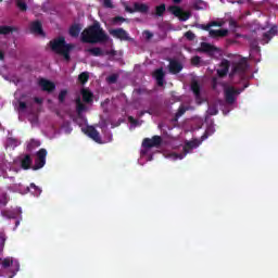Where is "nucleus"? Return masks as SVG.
Returning a JSON list of instances; mask_svg holds the SVG:
<instances>
[{
    "instance_id": "f8f14e48",
    "label": "nucleus",
    "mask_w": 278,
    "mask_h": 278,
    "mask_svg": "<svg viewBox=\"0 0 278 278\" xmlns=\"http://www.w3.org/2000/svg\"><path fill=\"white\" fill-rule=\"evenodd\" d=\"M168 71L172 75H178V73H181V71H184V65L181 64V62L175 59H170Z\"/></svg>"
},
{
    "instance_id": "ea45409f",
    "label": "nucleus",
    "mask_w": 278,
    "mask_h": 278,
    "mask_svg": "<svg viewBox=\"0 0 278 278\" xmlns=\"http://www.w3.org/2000/svg\"><path fill=\"white\" fill-rule=\"evenodd\" d=\"M103 8H108L110 10H114V3H112V0H102Z\"/></svg>"
},
{
    "instance_id": "4468645a",
    "label": "nucleus",
    "mask_w": 278,
    "mask_h": 278,
    "mask_svg": "<svg viewBox=\"0 0 278 278\" xmlns=\"http://www.w3.org/2000/svg\"><path fill=\"white\" fill-rule=\"evenodd\" d=\"M152 77H154L156 80L157 86H164V77H166V74L164 73L163 67L155 70L152 74Z\"/></svg>"
},
{
    "instance_id": "473e14b6",
    "label": "nucleus",
    "mask_w": 278,
    "mask_h": 278,
    "mask_svg": "<svg viewBox=\"0 0 278 278\" xmlns=\"http://www.w3.org/2000/svg\"><path fill=\"white\" fill-rule=\"evenodd\" d=\"M67 94H68V90L62 89V90L59 92V96H58L59 103H64V102L66 101Z\"/></svg>"
},
{
    "instance_id": "e433bc0d",
    "label": "nucleus",
    "mask_w": 278,
    "mask_h": 278,
    "mask_svg": "<svg viewBox=\"0 0 278 278\" xmlns=\"http://www.w3.org/2000/svg\"><path fill=\"white\" fill-rule=\"evenodd\" d=\"M127 20L123 16H115L112 20L113 25H121V23H125Z\"/></svg>"
},
{
    "instance_id": "a211bd4d",
    "label": "nucleus",
    "mask_w": 278,
    "mask_h": 278,
    "mask_svg": "<svg viewBox=\"0 0 278 278\" xmlns=\"http://www.w3.org/2000/svg\"><path fill=\"white\" fill-rule=\"evenodd\" d=\"M34 161L31 160V155L25 154L24 157L21 161V166L24 170H29L31 168V163Z\"/></svg>"
},
{
    "instance_id": "4c0bfd02",
    "label": "nucleus",
    "mask_w": 278,
    "mask_h": 278,
    "mask_svg": "<svg viewBox=\"0 0 278 278\" xmlns=\"http://www.w3.org/2000/svg\"><path fill=\"white\" fill-rule=\"evenodd\" d=\"M186 112H188V108L186 106H179L177 113H176V118H180V116L185 115Z\"/></svg>"
},
{
    "instance_id": "412c9836",
    "label": "nucleus",
    "mask_w": 278,
    "mask_h": 278,
    "mask_svg": "<svg viewBox=\"0 0 278 278\" xmlns=\"http://www.w3.org/2000/svg\"><path fill=\"white\" fill-rule=\"evenodd\" d=\"M26 190L27 192H33L34 197H40V194H42V189L36 186L34 182H31L29 187L26 188Z\"/></svg>"
},
{
    "instance_id": "79ce46f5",
    "label": "nucleus",
    "mask_w": 278,
    "mask_h": 278,
    "mask_svg": "<svg viewBox=\"0 0 278 278\" xmlns=\"http://www.w3.org/2000/svg\"><path fill=\"white\" fill-rule=\"evenodd\" d=\"M190 16H192V14L190 12H184L181 13V15L178 17L180 21H188V18H190Z\"/></svg>"
},
{
    "instance_id": "2f4dec72",
    "label": "nucleus",
    "mask_w": 278,
    "mask_h": 278,
    "mask_svg": "<svg viewBox=\"0 0 278 278\" xmlns=\"http://www.w3.org/2000/svg\"><path fill=\"white\" fill-rule=\"evenodd\" d=\"M164 12H166V4L162 3L155 8L156 16H164Z\"/></svg>"
},
{
    "instance_id": "9d476101",
    "label": "nucleus",
    "mask_w": 278,
    "mask_h": 278,
    "mask_svg": "<svg viewBox=\"0 0 278 278\" xmlns=\"http://www.w3.org/2000/svg\"><path fill=\"white\" fill-rule=\"evenodd\" d=\"M278 34L277 25L270 27L269 30L265 31L262 37V45H268L275 36Z\"/></svg>"
},
{
    "instance_id": "6e6d98bb",
    "label": "nucleus",
    "mask_w": 278,
    "mask_h": 278,
    "mask_svg": "<svg viewBox=\"0 0 278 278\" xmlns=\"http://www.w3.org/2000/svg\"><path fill=\"white\" fill-rule=\"evenodd\" d=\"M106 55H112V56L116 55V50H110V51H108V52H106Z\"/></svg>"
},
{
    "instance_id": "6ab92c4d",
    "label": "nucleus",
    "mask_w": 278,
    "mask_h": 278,
    "mask_svg": "<svg viewBox=\"0 0 278 278\" xmlns=\"http://www.w3.org/2000/svg\"><path fill=\"white\" fill-rule=\"evenodd\" d=\"M68 34L72 38H78L79 34H81V25L79 24H73L70 27Z\"/></svg>"
},
{
    "instance_id": "6e6552de",
    "label": "nucleus",
    "mask_w": 278,
    "mask_h": 278,
    "mask_svg": "<svg viewBox=\"0 0 278 278\" xmlns=\"http://www.w3.org/2000/svg\"><path fill=\"white\" fill-rule=\"evenodd\" d=\"M83 131L91 138L94 142L98 144H103V140L101 139V134H99L98 129L94 128L93 126H87Z\"/></svg>"
},
{
    "instance_id": "864d4df0",
    "label": "nucleus",
    "mask_w": 278,
    "mask_h": 278,
    "mask_svg": "<svg viewBox=\"0 0 278 278\" xmlns=\"http://www.w3.org/2000/svg\"><path fill=\"white\" fill-rule=\"evenodd\" d=\"M211 27H223V24H220L218 22H212Z\"/></svg>"
},
{
    "instance_id": "e2e57ef3",
    "label": "nucleus",
    "mask_w": 278,
    "mask_h": 278,
    "mask_svg": "<svg viewBox=\"0 0 278 278\" xmlns=\"http://www.w3.org/2000/svg\"><path fill=\"white\" fill-rule=\"evenodd\" d=\"M138 93H139V94H142V89H139V90H138Z\"/></svg>"
},
{
    "instance_id": "13d9d810",
    "label": "nucleus",
    "mask_w": 278,
    "mask_h": 278,
    "mask_svg": "<svg viewBox=\"0 0 278 278\" xmlns=\"http://www.w3.org/2000/svg\"><path fill=\"white\" fill-rule=\"evenodd\" d=\"M217 79L216 78H213V88L216 89V84H217Z\"/></svg>"
},
{
    "instance_id": "5701e85b",
    "label": "nucleus",
    "mask_w": 278,
    "mask_h": 278,
    "mask_svg": "<svg viewBox=\"0 0 278 278\" xmlns=\"http://www.w3.org/2000/svg\"><path fill=\"white\" fill-rule=\"evenodd\" d=\"M191 90L197 99H199V97H201V85H199V81L193 80L191 83Z\"/></svg>"
},
{
    "instance_id": "69168bd1",
    "label": "nucleus",
    "mask_w": 278,
    "mask_h": 278,
    "mask_svg": "<svg viewBox=\"0 0 278 278\" xmlns=\"http://www.w3.org/2000/svg\"><path fill=\"white\" fill-rule=\"evenodd\" d=\"M180 160H184V155L180 156Z\"/></svg>"
},
{
    "instance_id": "a878e982",
    "label": "nucleus",
    "mask_w": 278,
    "mask_h": 278,
    "mask_svg": "<svg viewBox=\"0 0 278 278\" xmlns=\"http://www.w3.org/2000/svg\"><path fill=\"white\" fill-rule=\"evenodd\" d=\"M14 31H18V28L13 26H1V36H10V34H13Z\"/></svg>"
},
{
    "instance_id": "bb28decb",
    "label": "nucleus",
    "mask_w": 278,
    "mask_h": 278,
    "mask_svg": "<svg viewBox=\"0 0 278 278\" xmlns=\"http://www.w3.org/2000/svg\"><path fill=\"white\" fill-rule=\"evenodd\" d=\"M40 147V141L36 139H30L27 143V151H34V149H38Z\"/></svg>"
},
{
    "instance_id": "c85d7f7f",
    "label": "nucleus",
    "mask_w": 278,
    "mask_h": 278,
    "mask_svg": "<svg viewBox=\"0 0 278 278\" xmlns=\"http://www.w3.org/2000/svg\"><path fill=\"white\" fill-rule=\"evenodd\" d=\"M168 10L172 12V14H174V16H177L178 18L182 14L181 8H179L177 5H172V7L168 8Z\"/></svg>"
},
{
    "instance_id": "5fc2aeb1",
    "label": "nucleus",
    "mask_w": 278,
    "mask_h": 278,
    "mask_svg": "<svg viewBox=\"0 0 278 278\" xmlns=\"http://www.w3.org/2000/svg\"><path fill=\"white\" fill-rule=\"evenodd\" d=\"M5 240H7V238H5V235H1V247H2V249H3V244H5Z\"/></svg>"
},
{
    "instance_id": "423d86ee",
    "label": "nucleus",
    "mask_w": 278,
    "mask_h": 278,
    "mask_svg": "<svg viewBox=\"0 0 278 278\" xmlns=\"http://www.w3.org/2000/svg\"><path fill=\"white\" fill-rule=\"evenodd\" d=\"M164 140L162 139L161 136H153L152 138H144L142 141V147L143 149H160V147H162V142Z\"/></svg>"
},
{
    "instance_id": "0eeeda50",
    "label": "nucleus",
    "mask_w": 278,
    "mask_h": 278,
    "mask_svg": "<svg viewBox=\"0 0 278 278\" xmlns=\"http://www.w3.org/2000/svg\"><path fill=\"white\" fill-rule=\"evenodd\" d=\"M109 34L113 38H116L117 40L131 42V38L129 37V33H127V30H125L124 28L111 29V30H109Z\"/></svg>"
},
{
    "instance_id": "39448f33",
    "label": "nucleus",
    "mask_w": 278,
    "mask_h": 278,
    "mask_svg": "<svg viewBox=\"0 0 278 278\" xmlns=\"http://www.w3.org/2000/svg\"><path fill=\"white\" fill-rule=\"evenodd\" d=\"M242 90L244 89H236V87L232 86L225 88L224 94L226 103L228 105H233V103H236V97H238Z\"/></svg>"
},
{
    "instance_id": "f03ea898",
    "label": "nucleus",
    "mask_w": 278,
    "mask_h": 278,
    "mask_svg": "<svg viewBox=\"0 0 278 278\" xmlns=\"http://www.w3.org/2000/svg\"><path fill=\"white\" fill-rule=\"evenodd\" d=\"M49 47L56 55H62L65 62H71V52L75 49V45L67 43L64 36H59L49 42Z\"/></svg>"
},
{
    "instance_id": "20e7f679",
    "label": "nucleus",
    "mask_w": 278,
    "mask_h": 278,
    "mask_svg": "<svg viewBox=\"0 0 278 278\" xmlns=\"http://www.w3.org/2000/svg\"><path fill=\"white\" fill-rule=\"evenodd\" d=\"M248 68L249 63L247 62V59H241L238 63L232 64L231 71L229 73V78L233 79L236 75H244Z\"/></svg>"
},
{
    "instance_id": "680f3d73",
    "label": "nucleus",
    "mask_w": 278,
    "mask_h": 278,
    "mask_svg": "<svg viewBox=\"0 0 278 278\" xmlns=\"http://www.w3.org/2000/svg\"><path fill=\"white\" fill-rule=\"evenodd\" d=\"M175 3H181V0H173Z\"/></svg>"
},
{
    "instance_id": "393cba45",
    "label": "nucleus",
    "mask_w": 278,
    "mask_h": 278,
    "mask_svg": "<svg viewBox=\"0 0 278 278\" xmlns=\"http://www.w3.org/2000/svg\"><path fill=\"white\" fill-rule=\"evenodd\" d=\"M197 147H199V142L198 141H189L185 144L184 147V153L185 155H188V153H190V151H192V149H197Z\"/></svg>"
},
{
    "instance_id": "7ed1b4c3",
    "label": "nucleus",
    "mask_w": 278,
    "mask_h": 278,
    "mask_svg": "<svg viewBox=\"0 0 278 278\" xmlns=\"http://www.w3.org/2000/svg\"><path fill=\"white\" fill-rule=\"evenodd\" d=\"M1 266V275L4 278H13L21 270V263L12 257L2 260Z\"/></svg>"
},
{
    "instance_id": "58836bf2",
    "label": "nucleus",
    "mask_w": 278,
    "mask_h": 278,
    "mask_svg": "<svg viewBox=\"0 0 278 278\" xmlns=\"http://www.w3.org/2000/svg\"><path fill=\"white\" fill-rule=\"evenodd\" d=\"M207 112L210 116H216V114H218V108H216V105H211L208 106Z\"/></svg>"
},
{
    "instance_id": "72a5a7b5",
    "label": "nucleus",
    "mask_w": 278,
    "mask_h": 278,
    "mask_svg": "<svg viewBox=\"0 0 278 278\" xmlns=\"http://www.w3.org/2000/svg\"><path fill=\"white\" fill-rule=\"evenodd\" d=\"M16 7L21 12H27V3L23 0H15Z\"/></svg>"
},
{
    "instance_id": "f3484780",
    "label": "nucleus",
    "mask_w": 278,
    "mask_h": 278,
    "mask_svg": "<svg viewBox=\"0 0 278 278\" xmlns=\"http://www.w3.org/2000/svg\"><path fill=\"white\" fill-rule=\"evenodd\" d=\"M229 34L228 29H211L210 30V36L211 38H225Z\"/></svg>"
},
{
    "instance_id": "c9c22d12",
    "label": "nucleus",
    "mask_w": 278,
    "mask_h": 278,
    "mask_svg": "<svg viewBox=\"0 0 278 278\" xmlns=\"http://www.w3.org/2000/svg\"><path fill=\"white\" fill-rule=\"evenodd\" d=\"M108 84H116L118 81V74H112L106 77Z\"/></svg>"
},
{
    "instance_id": "7c9ffc66",
    "label": "nucleus",
    "mask_w": 278,
    "mask_h": 278,
    "mask_svg": "<svg viewBox=\"0 0 278 278\" xmlns=\"http://www.w3.org/2000/svg\"><path fill=\"white\" fill-rule=\"evenodd\" d=\"M86 110V104L81 103V99L76 100V112L78 116Z\"/></svg>"
},
{
    "instance_id": "0e129e2a",
    "label": "nucleus",
    "mask_w": 278,
    "mask_h": 278,
    "mask_svg": "<svg viewBox=\"0 0 278 278\" xmlns=\"http://www.w3.org/2000/svg\"><path fill=\"white\" fill-rule=\"evenodd\" d=\"M244 88H249V85H245Z\"/></svg>"
},
{
    "instance_id": "ddd939ff",
    "label": "nucleus",
    "mask_w": 278,
    "mask_h": 278,
    "mask_svg": "<svg viewBox=\"0 0 278 278\" xmlns=\"http://www.w3.org/2000/svg\"><path fill=\"white\" fill-rule=\"evenodd\" d=\"M38 84L42 91L48 92L49 94L55 90V83L47 80L46 78H41Z\"/></svg>"
},
{
    "instance_id": "603ef678",
    "label": "nucleus",
    "mask_w": 278,
    "mask_h": 278,
    "mask_svg": "<svg viewBox=\"0 0 278 278\" xmlns=\"http://www.w3.org/2000/svg\"><path fill=\"white\" fill-rule=\"evenodd\" d=\"M34 101H35V103H37L38 105H42V102H43L42 98H38V97H35V98H34Z\"/></svg>"
},
{
    "instance_id": "1a4fd4ad",
    "label": "nucleus",
    "mask_w": 278,
    "mask_h": 278,
    "mask_svg": "<svg viewBox=\"0 0 278 278\" xmlns=\"http://www.w3.org/2000/svg\"><path fill=\"white\" fill-rule=\"evenodd\" d=\"M45 164H47V149L41 148L37 152V159L35 161L34 170H39V168H43Z\"/></svg>"
},
{
    "instance_id": "4d7b16f0",
    "label": "nucleus",
    "mask_w": 278,
    "mask_h": 278,
    "mask_svg": "<svg viewBox=\"0 0 278 278\" xmlns=\"http://www.w3.org/2000/svg\"><path fill=\"white\" fill-rule=\"evenodd\" d=\"M212 27V24H207L206 26H204L205 31H212V29H210Z\"/></svg>"
},
{
    "instance_id": "a18cd8bd",
    "label": "nucleus",
    "mask_w": 278,
    "mask_h": 278,
    "mask_svg": "<svg viewBox=\"0 0 278 278\" xmlns=\"http://www.w3.org/2000/svg\"><path fill=\"white\" fill-rule=\"evenodd\" d=\"M18 110H20V112H25L27 110V103L23 102V101H20L18 102Z\"/></svg>"
},
{
    "instance_id": "052dcab7",
    "label": "nucleus",
    "mask_w": 278,
    "mask_h": 278,
    "mask_svg": "<svg viewBox=\"0 0 278 278\" xmlns=\"http://www.w3.org/2000/svg\"><path fill=\"white\" fill-rule=\"evenodd\" d=\"M21 225V222L20 220H16L15 222V227H18Z\"/></svg>"
},
{
    "instance_id": "cd10ccee",
    "label": "nucleus",
    "mask_w": 278,
    "mask_h": 278,
    "mask_svg": "<svg viewBox=\"0 0 278 278\" xmlns=\"http://www.w3.org/2000/svg\"><path fill=\"white\" fill-rule=\"evenodd\" d=\"M87 51L88 53H91V55H94V58H101V55H103V50L99 47L90 48Z\"/></svg>"
},
{
    "instance_id": "2eb2a0df",
    "label": "nucleus",
    "mask_w": 278,
    "mask_h": 278,
    "mask_svg": "<svg viewBox=\"0 0 278 278\" xmlns=\"http://www.w3.org/2000/svg\"><path fill=\"white\" fill-rule=\"evenodd\" d=\"M201 51L203 53H207L208 55H215V53H218V48L212 46L211 43L207 42H202L201 43Z\"/></svg>"
},
{
    "instance_id": "09e8293b",
    "label": "nucleus",
    "mask_w": 278,
    "mask_h": 278,
    "mask_svg": "<svg viewBox=\"0 0 278 278\" xmlns=\"http://www.w3.org/2000/svg\"><path fill=\"white\" fill-rule=\"evenodd\" d=\"M143 35H144V37L147 38V40H151V38H153L152 33L149 31V30H144V31H143Z\"/></svg>"
},
{
    "instance_id": "f257e3e1",
    "label": "nucleus",
    "mask_w": 278,
    "mask_h": 278,
    "mask_svg": "<svg viewBox=\"0 0 278 278\" xmlns=\"http://www.w3.org/2000/svg\"><path fill=\"white\" fill-rule=\"evenodd\" d=\"M80 40L85 45H99L108 42L110 37L105 34V30L101 28V24L99 22H94L81 31Z\"/></svg>"
},
{
    "instance_id": "c756f323",
    "label": "nucleus",
    "mask_w": 278,
    "mask_h": 278,
    "mask_svg": "<svg viewBox=\"0 0 278 278\" xmlns=\"http://www.w3.org/2000/svg\"><path fill=\"white\" fill-rule=\"evenodd\" d=\"M88 79H90V74H88V72H83L78 76V81L80 84H88Z\"/></svg>"
},
{
    "instance_id": "c03bdc74",
    "label": "nucleus",
    "mask_w": 278,
    "mask_h": 278,
    "mask_svg": "<svg viewBox=\"0 0 278 278\" xmlns=\"http://www.w3.org/2000/svg\"><path fill=\"white\" fill-rule=\"evenodd\" d=\"M9 201H10V197L8 195V193H2V195H1V204L2 205H8Z\"/></svg>"
},
{
    "instance_id": "49530a36",
    "label": "nucleus",
    "mask_w": 278,
    "mask_h": 278,
    "mask_svg": "<svg viewBox=\"0 0 278 278\" xmlns=\"http://www.w3.org/2000/svg\"><path fill=\"white\" fill-rule=\"evenodd\" d=\"M201 3H203V1L199 0L197 2L193 3V10H203V8H201Z\"/></svg>"
},
{
    "instance_id": "9b49d317",
    "label": "nucleus",
    "mask_w": 278,
    "mask_h": 278,
    "mask_svg": "<svg viewBox=\"0 0 278 278\" xmlns=\"http://www.w3.org/2000/svg\"><path fill=\"white\" fill-rule=\"evenodd\" d=\"M230 66H231V63L229 62V60L223 59L219 64V68L217 70L218 77L220 78L227 77V75L229 74Z\"/></svg>"
},
{
    "instance_id": "4be33fe9",
    "label": "nucleus",
    "mask_w": 278,
    "mask_h": 278,
    "mask_svg": "<svg viewBox=\"0 0 278 278\" xmlns=\"http://www.w3.org/2000/svg\"><path fill=\"white\" fill-rule=\"evenodd\" d=\"M134 8L136 12H141V14H147V12H149V5L146 3L135 2Z\"/></svg>"
},
{
    "instance_id": "a19ab883",
    "label": "nucleus",
    "mask_w": 278,
    "mask_h": 278,
    "mask_svg": "<svg viewBox=\"0 0 278 278\" xmlns=\"http://www.w3.org/2000/svg\"><path fill=\"white\" fill-rule=\"evenodd\" d=\"M191 64L192 66H199V64H201V56L195 55L191 59Z\"/></svg>"
},
{
    "instance_id": "bf43d9fd",
    "label": "nucleus",
    "mask_w": 278,
    "mask_h": 278,
    "mask_svg": "<svg viewBox=\"0 0 278 278\" xmlns=\"http://www.w3.org/2000/svg\"><path fill=\"white\" fill-rule=\"evenodd\" d=\"M5 58V53L3 52V50L1 51V60H4Z\"/></svg>"
},
{
    "instance_id": "37998d69",
    "label": "nucleus",
    "mask_w": 278,
    "mask_h": 278,
    "mask_svg": "<svg viewBox=\"0 0 278 278\" xmlns=\"http://www.w3.org/2000/svg\"><path fill=\"white\" fill-rule=\"evenodd\" d=\"M185 38H187V40H194V38H197V36L194 35V33H192L191 30L185 33Z\"/></svg>"
},
{
    "instance_id": "dca6fc26",
    "label": "nucleus",
    "mask_w": 278,
    "mask_h": 278,
    "mask_svg": "<svg viewBox=\"0 0 278 278\" xmlns=\"http://www.w3.org/2000/svg\"><path fill=\"white\" fill-rule=\"evenodd\" d=\"M30 31L38 36H45V30H42V23L40 21H35L30 24Z\"/></svg>"
},
{
    "instance_id": "b1692460",
    "label": "nucleus",
    "mask_w": 278,
    "mask_h": 278,
    "mask_svg": "<svg viewBox=\"0 0 278 278\" xmlns=\"http://www.w3.org/2000/svg\"><path fill=\"white\" fill-rule=\"evenodd\" d=\"M81 94H83V101H84L85 103H92V98H93L94 96L92 94V92H91L90 90H88V89H83V90H81Z\"/></svg>"
},
{
    "instance_id": "aec40b11",
    "label": "nucleus",
    "mask_w": 278,
    "mask_h": 278,
    "mask_svg": "<svg viewBox=\"0 0 278 278\" xmlns=\"http://www.w3.org/2000/svg\"><path fill=\"white\" fill-rule=\"evenodd\" d=\"M21 144V140L14 137H8L5 141V149H16Z\"/></svg>"
},
{
    "instance_id": "8fccbe9b",
    "label": "nucleus",
    "mask_w": 278,
    "mask_h": 278,
    "mask_svg": "<svg viewBox=\"0 0 278 278\" xmlns=\"http://www.w3.org/2000/svg\"><path fill=\"white\" fill-rule=\"evenodd\" d=\"M128 121L131 125H138V119L134 118V116H128Z\"/></svg>"
},
{
    "instance_id": "de8ad7c7",
    "label": "nucleus",
    "mask_w": 278,
    "mask_h": 278,
    "mask_svg": "<svg viewBox=\"0 0 278 278\" xmlns=\"http://www.w3.org/2000/svg\"><path fill=\"white\" fill-rule=\"evenodd\" d=\"M229 27H230L231 29H237V27H238V22H236L235 20H230V21H229Z\"/></svg>"
},
{
    "instance_id": "3c124183",
    "label": "nucleus",
    "mask_w": 278,
    "mask_h": 278,
    "mask_svg": "<svg viewBox=\"0 0 278 278\" xmlns=\"http://www.w3.org/2000/svg\"><path fill=\"white\" fill-rule=\"evenodd\" d=\"M125 10L126 12H129V14H134L136 12V7H134V9L130 7H126Z\"/></svg>"
},
{
    "instance_id": "f704fd0d",
    "label": "nucleus",
    "mask_w": 278,
    "mask_h": 278,
    "mask_svg": "<svg viewBox=\"0 0 278 278\" xmlns=\"http://www.w3.org/2000/svg\"><path fill=\"white\" fill-rule=\"evenodd\" d=\"M2 216L4 218H16V213L14 212V210H5L2 211Z\"/></svg>"
}]
</instances>
